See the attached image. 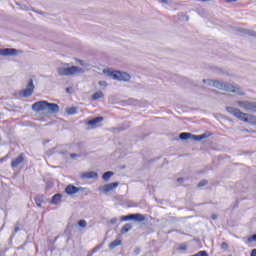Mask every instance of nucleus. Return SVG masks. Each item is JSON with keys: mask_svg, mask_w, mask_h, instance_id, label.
Segmentation results:
<instances>
[{"mask_svg": "<svg viewBox=\"0 0 256 256\" xmlns=\"http://www.w3.org/2000/svg\"><path fill=\"white\" fill-rule=\"evenodd\" d=\"M32 110L36 111V113H41V111H46L51 115H55L59 111V105L56 103H49L48 101L42 100L34 103L32 105Z\"/></svg>", "mask_w": 256, "mask_h": 256, "instance_id": "obj_1", "label": "nucleus"}, {"mask_svg": "<svg viewBox=\"0 0 256 256\" xmlns=\"http://www.w3.org/2000/svg\"><path fill=\"white\" fill-rule=\"evenodd\" d=\"M103 73L105 75H108L109 77H112V79H116V81H130L131 75H129L127 72H121V71H112V70H104Z\"/></svg>", "mask_w": 256, "mask_h": 256, "instance_id": "obj_2", "label": "nucleus"}, {"mask_svg": "<svg viewBox=\"0 0 256 256\" xmlns=\"http://www.w3.org/2000/svg\"><path fill=\"white\" fill-rule=\"evenodd\" d=\"M77 73H83V69L77 66L58 68V75H60L61 77H69V75H77Z\"/></svg>", "mask_w": 256, "mask_h": 256, "instance_id": "obj_3", "label": "nucleus"}, {"mask_svg": "<svg viewBox=\"0 0 256 256\" xmlns=\"http://www.w3.org/2000/svg\"><path fill=\"white\" fill-rule=\"evenodd\" d=\"M216 85H219L220 89H222L223 91H227L228 93H237V95H245V93L241 91V88L233 84L216 82Z\"/></svg>", "mask_w": 256, "mask_h": 256, "instance_id": "obj_4", "label": "nucleus"}, {"mask_svg": "<svg viewBox=\"0 0 256 256\" xmlns=\"http://www.w3.org/2000/svg\"><path fill=\"white\" fill-rule=\"evenodd\" d=\"M236 103L238 107H240L241 109H244V111H252L253 113H256V102L243 100V101H238Z\"/></svg>", "mask_w": 256, "mask_h": 256, "instance_id": "obj_5", "label": "nucleus"}, {"mask_svg": "<svg viewBox=\"0 0 256 256\" xmlns=\"http://www.w3.org/2000/svg\"><path fill=\"white\" fill-rule=\"evenodd\" d=\"M121 221H138V222H143L145 221V215L143 214H130L126 216L121 217Z\"/></svg>", "mask_w": 256, "mask_h": 256, "instance_id": "obj_6", "label": "nucleus"}, {"mask_svg": "<svg viewBox=\"0 0 256 256\" xmlns=\"http://www.w3.org/2000/svg\"><path fill=\"white\" fill-rule=\"evenodd\" d=\"M33 91H35V85H33V80H30L27 85V88L22 90L20 92V95L22 97H31L33 95Z\"/></svg>", "mask_w": 256, "mask_h": 256, "instance_id": "obj_7", "label": "nucleus"}, {"mask_svg": "<svg viewBox=\"0 0 256 256\" xmlns=\"http://www.w3.org/2000/svg\"><path fill=\"white\" fill-rule=\"evenodd\" d=\"M22 163H25V154L24 153H20L18 155V157H16L15 159H13L11 161V167H12V169H17V167H19Z\"/></svg>", "mask_w": 256, "mask_h": 256, "instance_id": "obj_8", "label": "nucleus"}, {"mask_svg": "<svg viewBox=\"0 0 256 256\" xmlns=\"http://www.w3.org/2000/svg\"><path fill=\"white\" fill-rule=\"evenodd\" d=\"M11 55H17V49H15V48L0 49V56L9 57Z\"/></svg>", "mask_w": 256, "mask_h": 256, "instance_id": "obj_9", "label": "nucleus"}, {"mask_svg": "<svg viewBox=\"0 0 256 256\" xmlns=\"http://www.w3.org/2000/svg\"><path fill=\"white\" fill-rule=\"evenodd\" d=\"M79 191H81V188L74 186L72 184L67 185L65 188V193L67 195H76V193H79Z\"/></svg>", "mask_w": 256, "mask_h": 256, "instance_id": "obj_10", "label": "nucleus"}, {"mask_svg": "<svg viewBox=\"0 0 256 256\" xmlns=\"http://www.w3.org/2000/svg\"><path fill=\"white\" fill-rule=\"evenodd\" d=\"M117 187H119V184L117 182H113L102 186V191L103 193H109V191H113V189H117Z\"/></svg>", "mask_w": 256, "mask_h": 256, "instance_id": "obj_11", "label": "nucleus"}, {"mask_svg": "<svg viewBox=\"0 0 256 256\" xmlns=\"http://www.w3.org/2000/svg\"><path fill=\"white\" fill-rule=\"evenodd\" d=\"M101 121H103V117H96V118H93L92 120H89L86 123V125L91 127V129H95V127H97V124L101 123Z\"/></svg>", "mask_w": 256, "mask_h": 256, "instance_id": "obj_12", "label": "nucleus"}, {"mask_svg": "<svg viewBox=\"0 0 256 256\" xmlns=\"http://www.w3.org/2000/svg\"><path fill=\"white\" fill-rule=\"evenodd\" d=\"M97 177V172L94 171L83 172L81 174V179H97Z\"/></svg>", "mask_w": 256, "mask_h": 256, "instance_id": "obj_13", "label": "nucleus"}, {"mask_svg": "<svg viewBox=\"0 0 256 256\" xmlns=\"http://www.w3.org/2000/svg\"><path fill=\"white\" fill-rule=\"evenodd\" d=\"M61 199H63V194H55L51 199V204L58 205V203H61Z\"/></svg>", "mask_w": 256, "mask_h": 256, "instance_id": "obj_14", "label": "nucleus"}, {"mask_svg": "<svg viewBox=\"0 0 256 256\" xmlns=\"http://www.w3.org/2000/svg\"><path fill=\"white\" fill-rule=\"evenodd\" d=\"M105 97V95L103 94V92L101 91H98V92H95L92 96H91V99L92 101H97L99 99H103Z\"/></svg>", "mask_w": 256, "mask_h": 256, "instance_id": "obj_15", "label": "nucleus"}, {"mask_svg": "<svg viewBox=\"0 0 256 256\" xmlns=\"http://www.w3.org/2000/svg\"><path fill=\"white\" fill-rule=\"evenodd\" d=\"M191 137H193V134L192 133H187V132H183L179 135V138L182 140V141H187V139H191Z\"/></svg>", "mask_w": 256, "mask_h": 256, "instance_id": "obj_16", "label": "nucleus"}, {"mask_svg": "<svg viewBox=\"0 0 256 256\" xmlns=\"http://www.w3.org/2000/svg\"><path fill=\"white\" fill-rule=\"evenodd\" d=\"M131 229H133V225H131V224H125V225L121 228V233H122V234L129 233V231H131Z\"/></svg>", "mask_w": 256, "mask_h": 256, "instance_id": "obj_17", "label": "nucleus"}, {"mask_svg": "<svg viewBox=\"0 0 256 256\" xmlns=\"http://www.w3.org/2000/svg\"><path fill=\"white\" fill-rule=\"evenodd\" d=\"M121 245V240H114L109 244V249H115V247H119Z\"/></svg>", "mask_w": 256, "mask_h": 256, "instance_id": "obj_18", "label": "nucleus"}, {"mask_svg": "<svg viewBox=\"0 0 256 256\" xmlns=\"http://www.w3.org/2000/svg\"><path fill=\"white\" fill-rule=\"evenodd\" d=\"M111 177H113V172H111V171H108V172L104 173L103 176H102L104 181H108L109 179H111Z\"/></svg>", "mask_w": 256, "mask_h": 256, "instance_id": "obj_19", "label": "nucleus"}, {"mask_svg": "<svg viewBox=\"0 0 256 256\" xmlns=\"http://www.w3.org/2000/svg\"><path fill=\"white\" fill-rule=\"evenodd\" d=\"M67 115H76L77 114V108L71 107L66 110Z\"/></svg>", "mask_w": 256, "mask_h": 256, "instance_id": "obj_20", "label": "nucleus"}, {"mask_svg": "<svg viewBox=\"0 0 256 256\" xmlns=\"http://www.w3.org/2000/svg\"><path fill=\"white\" fill-rule=\"evenodd\" d=\"M37 207H41L42 203H43V196H37L35 199H34Z\"/></svg>", "mask_w": 256, "mask_h": 256, "instance_id": "obj_21", "label": "nucleus"}, {"mask_svg": "<svg viewBox=\"0 0 256 256\" xmlns=\"http://www.w3.org/2000/svg\"><path fill=\"white\" fill-rule=\"evenodd\" d=\"M220 247L223 251H227V249H229V244H227V242H222Z\"/></svg>", "mask_w": 256, "mask_h": 256, "instance_id": "obj_22", "label": "nucleus"}, {"mask_svg": "<svg viewBox=\"0 0 256 256\" xmlns=\"http://www.w3.org/2000/svg\"><path fill=\"white\" fill-rule=\"evenodd\" d=\"M78 225H79V227L85 228V227H87V221H85V220H80V221L78 222Z\"/></svg>", "mask_w": 256, "mask_h": 256, "instance_id": "obj_23", "label": "nucleus"}, {"mask_svg": "<svg viewBox=\"0 0 256 256\" xmlns=\"http://www.w3.org/2000/svg\"><path fill=\"white\" fill-rule=\"evenodd\" d=\"M193 256H209V255L207 254V251H200L194 254Z\"/></svg>", "mask_w": 256, "mask_h": 256, "instance_id": "obj_24", "label": "nucleus"}, {"mask_svg": "<svg viewBox=\"0 0 256 256\" xmlns=\"http://www.w3.org/2000/svg\"><path fill=\"white\" fill-rule=\"evenodd\" d=\"M254 241H256V234L248 237V243H253Z\"/></svg>", "mask_w": 256, "mask_h": 256, "instance_id": "obj_25", "label": "nucleus"}, {"mask_svg": "<svg viewBox=\"0 0 256 256\" xmlns=\"http://www.w3.org/2000/svg\"><path fill=\"white\" fill-rule=\"evenodd\" d=\"M209 182L207 180H202L199 184L198 187H205Z\"/></svg>", "mask_w": 256, "mask_h": 256, "instance_id": "obj_26", "label": "nucleus"}, {"mask_svg": "<svg viewBox=\"0 0 256 256\" xmlns=\"http://www.w3.org/2000/svg\"><path fill=\"white\" fill-rule=\"evenodd\" d=\"M179 249H180L181 251H187V245L182 244V245H180Z\"/></svg>", "mask_w": 256, "mask_h": 256, "instance_id": "obj_27", "label": "nucleus"}, {"mask_svg": "<svg viewBox=\"0 0 256 256\" xmlns=\"http://www.w3.org/2000/svg\"><path fill=\"white\" fill-rule=\"evenodd\" d=\"M7 159H9V155H6V156L2 157V158L0 159V163H3V162H5V161H7Z\"/></svg>", "mask_w": 256, "mask_h": 256, "instance_id": "obj_28", "label": "nucleus"}, {"mask_svg": "<svg viewBox=\"0 0 256 256\" xmlns=\"http://www.w3.org/2000/svg\"><path fill=\"white\" fill-rule=\"evenodd\" d=\"M100 87H107V83L105 81L99 82Z\"/></svg>", "mask_w": 256, "mask_h": 256, "instance_id": "obj_29", "label": "nucleus"}, {"mask_svg": "<svg viewBox=\"0 0 256 256\" xmlns=\"http://www.w3.org/2000/svg\"><path fill=\"white\" fill-rule=\"evenodd\" d=\"M250 256H256V249H253L250 253Z\"/></svg>", "mask_w": 256, "mask_h": 256, "instance_id": "obj_30", "label": "nucleus"}, {"mask_svg": "<svg viewBox=\"0 0 256 256\" xmlns=\"http://www.w3.org/2000/svg\"><path fill=\"white\" fill-rule=\"evenodd\" d=\"M197 139H198L199 141H201V139H205V136H203V135L197 136Z\"/></svg>", "mask_w": 256, "mask_h": 256, "instance_id": "obj_31", "label": "nucleus"}, {"mask_svg": "<svg viewBox=\"0 0 256 256\" xmlns=\"http://www.w3.org/2000/svg\"><path fill=\"white\" fill-rule=\"evenodd\" d=\"M70 157H71V159H75V157H77V154H75V153L70 154Z\"/></svg>", "mask_w": 256, "mask_h": 256, "instance_id": "obj_32", "label": "nucleus"}, {"mask_svg": "<svg viewBox=\"0 0 256 256\" xmlns=\"http://www.w3.org/2000/svg\"><path fill=\"white\" fill-rule=\"evenodd\" d=\"M184 179L183 178H178L177 183H183Z\"/></svg>", "mask_w": 256, "mask_h": 256, "instance_id": "obj_33", "label": "nucleus"}, {"mask_svg": "<svg viewBox=\"0 0 256 256\" xmlns=\"http://www.w3.org/2000/svg\"><path fill=\"white\" fill-rule=\"evenodd\" d=\"M237 0H226L227 3H236Z\"/></svg>", "mask_w": 256, "mask_h": 256, "instance_id": "obj_34", "label": "nucleus"}, {"mask_svg": "<svg viewBox=\"0 0 256 256\" xmlns=\"http://www.w3.org/2000/svg\"><path fill=\"white\" fill-rule=\"evenodd\" d=\"M212 219L215 221V219H217V215L213 214L212 216Z\"/></svg>", "mask_w": 256, "mask_h": 256, "instance_id": "obj_35", "label": "nucleus"}, {"mask_svg": "<svg viewBox=\"0 0 256 256\" xmlns=\"http://www.w3.org/2000/svg\"><path fill=\"white\" fill-rule=\"evenodd\" d=\"M169 0H161L162 3H167Z\"/></svg>", "mask_w": 256, "mask_h": 256, "instance_id": "obj_36", "label": "nucleus"}, {"mask_svg": "<svg viewBox=\"0 0 256 256\" xmlns=\"http://www.w3.org/2000/svg\"><path fill=\"white\" fill-rule=\"evenodd\" d=\"M79 63H83V61L79 60Z\"/></svg>", "mask_w": 256, "mask_h": 256, "instance_id": "obj_37", "label": "nucleus"}]
</instances>
